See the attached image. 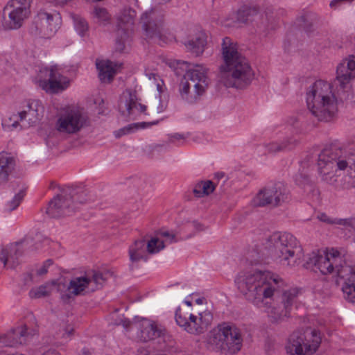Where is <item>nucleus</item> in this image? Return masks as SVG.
Segmentation results:
<instances>
[{
	"mask_svg": "<svg viewBox=\"0 0 355 355\" xmlns=\"http://www.w3.org/2000/svg\"><path fill=\"white\" fill-rule=\"evenodd\" d=\"M147 38L156 40L159 44H168L175 40L174 36L162 29L163 15L152 10L145 12L141 17Z\"/></svg>",
	"mask_w": 355,
	"mask_h": 355,
	"instance_id": "9d476101",
	"label": "nucleus"
},
{
	"mask_svg": "<svg viewBox=\"0 0 355 355\" xmlns=\"http://www.w3.org/2000/svg\"><path fill=\"white\" fill-rule=\"evenodd\" d=\"M157 122H152V123H137L135 125L136 127H140V128H144L146 127H149L152 125H155L157 124Z\"/></svg>",
	"mask_w": 355,
	"mask_h": 355,
	"instance_id": "79ce46f5",
	"label": "nucleus"
},
{
	"mask_svg": "<svg viewBox=\"0 0 355 355\" xmlns=\"http://www.w3.org/2000/svg\"><path fill=\"white\" fill-rule=\"evenodd\" d=\"M207 37L204 33H201L194 40H190L187 44V49L193 52L196 55H199L204 51L207 43Z\"/></svg>",
	"mask_w": 355,
	"mask_h": 355,
	"instance_id": "c756f323",
	"label": "nucleus"
},
{
	"mask_svg": "<svg viewBox=\"0 0 355 355\" xmlns=\"http://www.w3.org/2000/svg\"><path fill=\"white\" fill-rule=\"evenodd\" d=\"M282 282L278 275L268 270L242 273L235 280L238 289L248 301L258 308L267 309L266 313L272 322H281L291 315L282 303L268 306V300H272L277 286Z\"/></svg>",
	"mask_w": 355,
	"mask_h": 355,
	"instance_id": "f257e3e1",
	"label": "nucleus"
},
{
	"mask_svg": "<svg viewBox=\"0 0 355 355\" xmlns=\"http://www.w3.org/2000/svg\"><path fill=\"white\" fill-rule=\"evenodd\" d=\"M0 259L1 261H2L4 263V265L6 266L8 260V251L6 249H3L1 252H0Z\"/></svg>",
	"mask_w": 355,
	"mask_h": 355,
	"instance_id": "ea45409f",
	"label": "nucleus"
},
{
	"mask_svg": "<svg viewBox=\"0 0 355 355\" xmlns=\"http://www.w3.org/2000/svg\"><path fill=\"white\" fill-rule=\"evenodd\" d=\"M124 104L129 114H137L144 113L146 111V106L137 102L135 92L127 90L123 93L121 97V106Z\"/></svg>",
	"mask_w": 355,
	"mask_h": 355,
	"instance_id": "412c9836",
	"label": "nucleus"
},
{
	"mask_svg": "<svg viewBox=\"0 0 355 355\" xmlns=\"http://www.w3.org/2000/svg\"><path fill=\"white\" fill-rule=\"evenodd\" d=\"M213 315L209 311H205L194 315L189 311L178 308L175 313V320L178 324L191 334H201L211 324Z\"/></svg>",
	"mask_w": 355,
	"mask_h": 355,
	"instance_id": "1a4fd4ad",
	"label": "nucleus"
},
{
	"mask_svg": "<svg viewBox=\"0 0 355 355\" xmlns=\"http://www.w3.org/2000/svg\"><path fill=\"white\" fill-rule=\"evenodd\" d=\"M80 24H81L83 29H87V23L85 21H81Z\"/></svg>",
	"mask_w": 355,
	"mask_h": 355,
	"instance_id": "c03bdc74",
	"label": "nucleus"
},
{
	"mask_svg": "<svg viewBox=\"0 0 355 355\" xmlns=\"http://www.w3.org/2000/svg\"><path fill=\"white\" fill-rule=\"evenodd\" d=\"M289 199L286 187L278 183L261 190L253 199L254 206L263 207L268 205L278 206Z\"/></svg>",
	"mask_w": 355,
	"mask_h": 355,
	"instance_id": "2eb2a0df",
	"label": "nucleus"
},
{
	"mask_svg": "<svg viewBox=\"0 0 355 355\" xmlns=\"http://www.w3.org/2000/svg\"><path fill=\"white\" fill-rule=\"evenodd\" d=\"M132 129V127L128 128H122L115 132L116 137H121L122 135H124L130 132V130Z\"/></svg>",
	"mask_w": 355,
	"mask_h": 355,
	"instance_id": "4c0bfd02",
	"label": "nucleus"
},
{
	"mask_svg": "<svg viewBox=\"0 0 355 355\" xmlns=\"http://www.w3.org/2000/svg\"><path fill=\"white\" fill-rule=\"evenodd\" d=\"M38 85L49 93H58L69 86L68 78L62 76L57 67L42 68L36 78Z\"/></svg>",
	"mask_w": 355,
	"mask_h": 355,
	"instance_id": "f8f14e48",
	"label": "nucleus"
},
{
	"mask_svg": "<svg viewBox=\"0 0 355 355\" xmlns=\"http://www.w3.org/2000/svg\"><path fill=\"white\" fill-rule=\"evenodd\" d=\"M285 147H282V146H281L280 145H279L277 144H271L268 146V150L270 152H277L279 150H282Z\"/></svg>",
	"mask_w": 355,
	"mask_h": 355,
	"instance_id": "58836bf2",
	"label": "nucleus"
},
{
	"mask_svg": "<svg viewBox=\"0 0 355 355\" xmlns=\"http://www.w3.org/2000/svg\"><path fill=\"white\" fill-rule=\"evenodd\" d=\"M215 189L216 184L212 181H201L196 184L193 194L196 198H203L213 193Z\"/></svg>",
	"mask_w": 355,
	"mask_h": 355,
	"instance_id": "c85d7f7f",
	"label": "nucleus"
},
{
	"mask_svg": "<svg viewBox=\"0 0 355 355\" xmlns=\"http://www.w3.org/2000/svg\"><path fill=\"white\" fill-rule=\"evenodd\" d=\"M65 288L64 285L57 281L47 282L44 285L31 290L29 295L31 298H40L50 295L56 289L58 291H62Z\"/></svg>",
	"mask_w": 355,
	"mask_h": 355,
	"instance_id": "b1692460",
	"label": "nucleus"
},
{
	"mask_svg": "<svg viewBox=\"0 0 355 355\" xmlns=\"http://www.w3.org/2000/svg\"><path fill=\"white\" fill-rule=\"evenodd\" d=\"M50 187H51V188H53V183H51V184Z\"/></svg>",
	"mask_w": 355,
	"mask_h": 355,
	"instance_id": "de8ad7c7",
	"label": "nucleus"
},
{
	"mask_svg": "<svg viewBox=\"0 0 355 355\" xmlns=\"http://www.w3.org/2000/svg\"><path fill=\"white\" fill-rule=\"evenodd\" d=\"M242 337L239 329L233 325L226 323L219 324L211 332L209 342L215 345L216 349L235 354L241 350Z\"/></svg>",
	"mask_w": 355,
	"mask_h": 355,
	"instance_id": "0eeeda50",
	"label": "nucleus"
},
{
	"mask_svg": "<svg viewBox=\"0 0 355 355\" xmlns=\"http://www.w3.org/2000/svg\"><path fill=\"white\" fill-rule=\"evenodd\" d=\"M353 58H355V56H354V57H353Z\"/></svg>",
	"mask_w": 355,
	"mask_h": 355,
	"instance_id": "09e8293b",
	"label": "nucleus"
},
{
	"mask_svg": "<svg viewBox=\"0 0 355 355\" xmlns=\"http://www.w3.org/2000/svg\"><path fill=\"white\" fill-rule=\"evenodd\" d=\"M185 303L189 306H191L193 304L191 301H186Z\"/></svg>",
	"mask_w": 355,
	"mask_h": 355,
	"instance_id": "49530a36",
	"label": "nucleus"
},
{
	"mask_svg": "<svg viewBox=\"0 0 355 355\" xmlns=\"http://www.w3.org/2000/svg\"><path fill=\"white\" fill-rule=\"evenodd\" d=\"M146 244L144 240H137L132 243L128 250L130 259L132 262L146 260Z\"/></svg>",
	"mask_w": 355,
	"mask_h": 355,
	"instance_id": "a878e982",
	"label": "nucleus"
},
{
	"mask_svg": "<svg viewBox=\"0 0 355 355\" xmlns=\"http://www.w3.org/2000/svg\"><path fill=\"white\" fill-rule=\"evenodd\" d=\"M354 58H349L343 60L337 68V80L342 87L355 78V60Z\"/></svg>",
	"mask_w": 355,
	"mask_h": 355,
	"instance_id": "aec40b11",
	"label": "nucleus"
},
{
	"mask_svg": "<svg viewBox=\"0 0 355 355\" xmlns=\"http://www.w3.org/2000/svg\"><path fill=\"white\" fill-rule=\"evenodd\" d=\"M223 55L225 64L221 67V81L226 87L243 88L253 77L251 67L238 51L237 45L230 37L223 42Z\"/></svg>",
	"mask_w": 355,
	"mask_h": 355,
	"instance_id": "f03ea898",
	"label": "nucleus"
},
{
	"mask_svg": "<svg viewBox=\"0 0 355 355\" xmlns=\"http://www.w3.org/2000/svg\"><path fill=\"white\" fill-rule=\"evenodd\" d=\"M305 340L306 343L303 337L293 334L286 346L287 353L289 355H311L321 343L320 333L316 330L306 333Z\"/></svg>",
	"mask_w": 355,
	"mask_h": 355,
	"instance_id": "4468645a",
	"label": "nucleus"
},
{
	"mask_svg": "<svg viewBox=\"0 0 355 355\" xmlns=\"http://www.w3.org/2000/svg\"><path fill=\"white\" fill-rule=\"evenodd\" d=\"M35 332L36 330L28 331L26 325H21L18 327L8 334V336L12 339L9 345L12 346L18 343H21V338L33 336L35 334Z\"/></svg>",
	"mask_w": 355,
	"mask_h": 355,
	"instance_id": "cd10ccee",
	"label": "nucleus"
},
{
	"mask_svg": "<svg viewBox=\"0 0 355 355\" xmlns=\"http://www.w3.org/2000/svg\"><path fill=\"white\" fill-rule=\"evenodd\" d=\"M73 200L71 198L58 196L49 204L46 213L51 217L68 216L74 211L71 207Z\"/></svg>",
	"mask_w": 355,
	"mask_h": 355,
	"instance_id": "6ab92c4d",
	"label": "nucleus"
},
{
	"mask_svg": "<svg viewBox=\"0 0 355 355\" xmlns=\"http://www.w3.org/2000/svg\"><path fill=\"white\" fill-rule=\"evenodd\" d=\"M354 0H332L330 2V7L333 9H336L343 3H351Z\"/></svg>",
	"mask_w": 355,
	"mask_h": 355,
	"instance_id": "72a5a7b5",
	"label": "nucleus"
},
{
	"mask_svg": "<svg viewBox=\"0 0 355 355\" xmlns=\"http://www.w3.org/2000/svg\"><path fill=\"white\" fill-rule=\"evenodd\" d=\"M187 80L180 87L181 97L190 104L198 103L205 95L209 87L207 70L202 65H196L186 74Z\"/></svg>",
	"mask_w": 355,
	"mask_h": 355,
	"instance_id": "39448f33",
	"label": "nucleus"
},
{
	"mask_svg": "<svg viewBox=\"0 0 355 355\" xmlns=\"http://www.w3.org/2000/svg\"><path fill=\"white\" fill-rule=\"evenodd\" d=\"M174 239V235L167 232H161L151 236L146 242V250L149 254L158 253L164 248L166 242H171Z\"/></svg>",
	"mask_w": 355,
	"mask_h": 355,
	"instance_id": "4be33fe9",
	"label": "nucleus"
},
{
	"mask_svg": "<svg viewBox=\"0 0 355 355\" xmlns=\"http://www.w3.org/2000/svg\"><path fill=\"white\" fill-rule=\"evenodd\" d=\"M141 340L144 342L153 340L160 336L162 329L158 324L151 320L144 319L141 321Z\"/></svg>",
	"mask_w": 355,
	"mask_h": 355,
	"instance_id": "5701e85b",
	"label": "nucleus"
},
{
	"mask_svg": "<svg viewBox=\"0 0 355 355\" xmlns=\"http://www.w3.org/2000/svg\"><path fill=\"white\" fill-rule=\"evenodd\" d=\"M96 67L99 71V78L102 82L110 83L116 72V65L108 60H98L96 62Z\"/></svg>",
	"mask_w": 355,
	"mask_h": 355,
	"instance_id": "393cba45",
	"label": "nucleus"
},
{
	"mask_svg": "<svg viewBox=\"0 0 355 355\" xmlns=\"http://www.w3.org/2000/svg\"><path fill=\"white\" fill-rule=\"evenodd\" d=\"M24 197V194L22 193H18L17 196H15V198L13 199L12 203V207L10 208V210H13L16 209L20 204V202Z\"/></svg>",
	"mask_w": 355,
	"mask_h": 355,
	"instance_id": "f704fd0d",
	"label": "nucleus"
},
{
	"mask_svg": "<svg viewBox=\"0 0 355 355\" xmlns=\"http://www.w3.org/2000/svg\"><path fill=\"white\" fill-rule=\"evenodd\" d=\"M191 297V300L194 301L195 303L197 304H202L204 303H206V299L205 297H198L197 295L196 294H192Z\"/></svg>",
	"mask_w": 355,
	"mask_h": 355,
	"instance_id": "e433bc0d",
	"label": "nucleus"
},
{
	"mask_svg": "<svg viewBox=\"0 0 355 355\" xmlns=\"http://www.w3.org/2000/svg\"><path fill=\"white\" fill-rule=\"evenodd\" d=\"M40 116L38 114L37 108L33 107V103H28L26 105V109L23 110L18 112L17 114H13L10 119L8 125L14 128L23 123L21 126L28 127L33 125L39 120Z\"/></svg>",
	"mask_w": 355,
	"mask_h": 355,
	"instance_id": "a211bd4d",
	"label": "nucleus"
},
{
	"mask_svg": "<svg viewBox=\"0 0 355 355\" xmlns=\"http://www.w3.org/2000/svg\"><path fill=\"white\" fill-rule=\"evenodd\" d=\"M14 159L7 153H0V184L8 181L14 166Z\"/></svg>",
	"mask_w": 355,
	"mask_h": 355,
	"instance_id": "bb28decb",
	"label": "nucleus"
},
{
	"mask_svg": "<svg viewBox=\"0 0 355 355\" xmlns=\"http://www.w3.org/2000/svg\"><path fill=\"white\" fill-rule=\"evenodd\" d=\"M300 291L296 288H290L283 292L282 304L290 311L293 304L295 302Z\"/></svg>",
	"mask_w": 355,
	"mask_h": 355,
	"instance_id": "2f4dec72",
	"label": "nucleus"
},
{
	"mask_svg": "<svg viewBox=\"0 0 355 355\" xmlns=\"http://www.w3.org/2000/svg\"><path fill=\"white\" fill-rule=\"evenodd\" d=\"M256 12L254 9H252L247 6H242L237 12L233 13L232 19L234 23L236 24H245L254 13Z\"/></svg>",
	"mask_w": 355,
	"mask_h": 355,
	"instance_id": "7c9ffc66",
	"label": "nucleus"
},
{
	"mask_svg": "<svg viewBox=\"0 0 355 355\" xmlns=\"http://www.w3.org/2000/svg\"><path fill=\"white\" fill-rule=\"evenodd\" d=\"M29 0H11L6 8L10 10L8 18L6 22L7 28H18L21 26L24 21L28 18L31 10Z\"/></svg>",
	"mask_w": 355,
	"mask_h": 355,
	"instance_id": "dca6fc26",
	"label": "nucleus"
},
{
	"mask_svg": "<svg viewBox=\"0 0 355 355\" xmlns=\"http://www.w3.org/2000/svg\"><path fill=\"white\" fill-rule=\"evenodd\" d=\"M42 355H59L58 353H57L55 351H48L46 353L43 354Z\"/></svg>",
	"mask_w": 355,
	"mask_h": 355,
	"instance_id": "37998d69",
	"label": "nucleus"
},
{
	"mask_svg": "<svg viewBox=\"0 0 355 355\" xmlns=\"http://www.w3.org/2000/svg\"><path fill=\"white\" fill-rule=\"evenodd\" d=\"M51 264L50 261H47L44 264L37 270V273L39 275H43L47 273L48 267Z\"/></svg>",
	"mask_w": 355,
	"mask_h": 355,
	"instance_id": "c9c22d12",
	"label": "nucleus"
},
{
	"mask_svg": "<svg viewBox=\"0 0 355 355\" xmlns=\"http://www.w3.org/2000/svg\"><path fill=\"white\" fill-rule=\"evenodd\" d=\"M86 123V118L82 110L76 106L62 109L55 123V128L60 132L73 134L81 130Z\"/></svg>",
	"mask_w": 355,
	"mask_h": 355,
	"instance_id": "ddd939ff",
	"label": "nucleus"
},
{
	"mask_svg": "<svg viewBox=\"0 0 355 355\" xmlns=\"http://www.w3.org/2000/svg\"><path fill=\"white\" fill-rule=\"evenodd\" d=\"M319 218L320 220L328 223H335V221L329 218L328 216L324 214H320V216H319Z\"/></svg>",
	"mask_w": 355,
	"mask_h": 355,
	"instance_id": "a19ab883",
	"label": "nucleus"
},
{
	"mask_svg": "<svg viewBox=\"0 0 355 355\" xmlns=\"http://www.w3.org/2000/svg\"><path fill=\"white\" fill-rule=\"evenodd\" d=\"M73 333V329L72 328L70 329L69 331H67V337H70Z\"/></svg>",
	"mask_w": 355,
	"mask_h": 355,
	"instance_id": "a18cd8bd",
	"label": "nucleus"
},
{
	"mask_svg": "<svg viewBox=\"0 0 355 355\" xmlns=\"http://www.w3.org/2000/svg\"><path fill=\"white\" fill-rule=\"evenodd\" d=\"M275 248L284 263L291 266L300 263L302 250L297 239L291 234L283 233L279 235L278 240L275 242Z\"/></svg>",
	"mask_w": 355,
	"mask_h": 355,
	"instance_id": "9b49d317",
	"label": "nucleus"
},
{
	"mask_svg": "<svg viewBox=\"0 0 355 355\" xmlns=\"http://www.w3.org/2000/svg\"><path fill=\"white\" fill-rule=\"evenodd\" d=\"M309 110L318 120L331 121L338 113V101L331 85L324 80H318L307 93Z\"/></svg>",
	"mask_w": 355,
	"mask_h": 355,
	"instance_id": "20e7f679",
	"label": "nucleus"
},
{
	"mask_svg": "<svg viewBox=\"0 0 355 355\" xmlns=\"http://www.w3.org/2000/svg\"><path fill=\"white\" fill-rule=\"evenodd\" d=\"M93 15L94 17L97 19L98 21L103 24H107L110 23L111 20V15L107 9L103 7L95 8Z\"/></svg>",
	"mask_w": 355,
	"mask_h": 355,
	"instance_id": "473e14b6",
	"label": "nucleus"
},
{
	"mask_svg": "<svg viewBox=\"0 0 355 355\" xmlns=\"http://www.w3.org/2000/svg\"><path fill=\"white\" fill-rule=\"evenodd\" d=\"M319 171L326 181H331L338 170L345 171L347 168L355 173V154L344 155L333 153L330 149H324L319 155Z\"/></svg>",
	"mask_w": 355,
	"mask_h": 355,
	"instance_id": "423d86ee",
	"label": "nucleus"
},
{
	"mask_svg": "<svg viewBox=\"0 0 355 355\" xmlns=\"http://www.w3.org/2000/svg\"><path fill=\"white\" fill-rule=\"evenodd\" d=\"M109 276H111L110 272L93 271L92 274H88L85 277L71 279L67 288L62 294V300L69 303L74 297L84 295L90 286L91 291L98 289V286L102 285Z\"/></svg>",
	"mask_w": 355,
	"mask_h": 355,
	"instance_id": "6e6552de",
	"label": "nucleus"
},
{
	"mask_svg": "<svg viewBox=\"0 0 355 355\" xmlns=\"http://www.w3.org/2000/svg\"><path fill=\"white\" fill-rule=\"evenodd\" d=\"M60 19L58 15L40 11L35 18L36 28L44 37H50L57 31Z\"/></svg>",
	"mask_w": 355,
	"mask_h": 355,
	"instance_id": "f3484780",
	"label": "nucleus"
},
{
	"mask_svg": "<svg viewBox=\"0 0 355 355\" xmlns=\"http://www.w3.org/2000/svg\"><path fill=\"white\" fill-rule=\"evenodd\" d=\"M314 264L324 275L336 272L337 276L345 280L343 286L344 297L355 304V270L343 266L344 260L340 252L334 248L319 251L314 257Z\"/></svg>",
	"mask_w": 355,
	"mask_h": 355,
	"instance_id": "7ed1b4c3",
	"label": "nucleus"
}]
</instances>
